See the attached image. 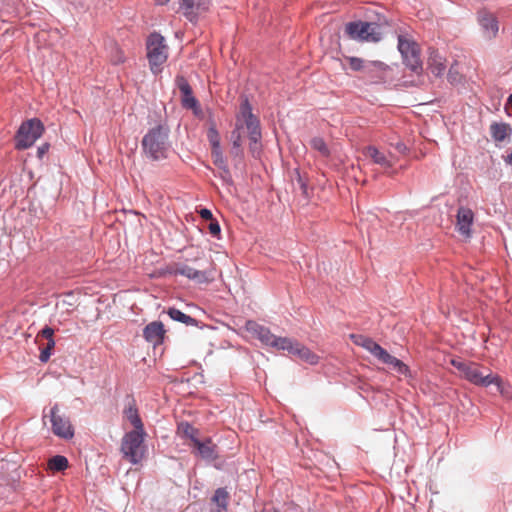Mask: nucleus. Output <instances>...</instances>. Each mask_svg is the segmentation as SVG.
<instances>
[{
    "label": "nucleus",
    "instance_id": "6",
    "mask_svg": "<svg viewBox=\"0 0 512 512\" xmlns=\"http://www.w3.org/2000/svg\"><path fill=\"white\" fill-rule=\"evenodd\" d=\"M146 433L144 430H133L126 433L121 442V452L129 462L132 464L139 463L145 452L144 437Z\"/></svg>",
    "mask_w": 512,
    "mask_h": 512
},
{
    "label": "nucleus",
    "instance_id": "37",
    "mask_svg": "<svg viewBox=\"0 0 512 512\" xmlns=\"http://www.w3.org/2000/svg\"><path fill=\"white\" fill-rule=\"evenodd\" d=\"M182 103L187 108H194L197 105V100L193 96V92H189V95H183Z\"/></svg>",
    "mask_w": 512,
    "mask_h": 512
},
{
    "label": "nucleus",
    "instance_id": "13",
    "mask_svg": "<svg viewBox=\"0 0 512 512\" xmlns=\"http://www.w3.org/2000/svg\"><path fill=\"white\" fill-rule=\"evenodd\" d=\"M211 6V0H181L179 11L190 21L196 22L207 13Z\"/></svg>",
    "mask_w": 512,
    "mask_h": 512
},
{
    "label": "nucleus",
    "instance_id": "11",
    "mask_svg": "<svg viewBox=\"0 0 512 512\" xmlns=\"http://www.w3.org/2000/svg\"><path fill=\"white\" fill-rule=\"evenodd\" d=\"M242 118L245 119V127L250 139V152L253 157L257 158L261 150V131L259 121L252 113V108L247 99L242 101Z\"/></svg>",
    "mask_w": 512,
    "mask_h": 512
},
{
    "label": "nucleus",
    "instance_id": "34",
    "mask_svg": "<svg viewBox=\"0 0 512 512\" xmlns=\"http://www.w3.org/2000/svg\"><path fill=\"white\" fill-rule=\"evenodd\" d=\"M176 85L181 92V96L189 95V92H192V88L184 76L176 77Z\"/></svg>",
    "mask_w": 512,
    "mask_h": 512
},
{
    "label": "nucleus",
    "instance_id": "5",
    "mask_svg": "<svg viewBox=\"0 0 512 512\" xmlns=\"http://www.w3.org/2000/svg\"><path fill=\"white\" fill-rule=\"evenodd\" d=\"M146 46L150 69L154 74H158L168 58V47L164 37L159 33H152L147 39Z\"/></svg>",
    "mask_w": 512,
    "mask_h": 512
},
{
    "label": "nucleus",
    "instance_id": "2",
    "mask_svg": "<svg viewBox=\"0 0 512 512\" xmlns=\"http://www.w3.org/2000/svg\"><path fill=\"white\" fill-rule=\"evenodd\" d=\"M169 130L163 125L151 128L142 139L144 153L152 160H161L167 157Z\"/></svg>",
    "mask_w": 512,
    "mask_h": 512
},
{
    "label": "nucleus",
    "instance_id": "31",
    "mask_svg": "<svg viewBox=\"0 0 512 512\" xmlns=\"http://www.w3.org/2000/svg\"><path fill=\"white\" fill-rule=\"evenodd\" d=\"M207 138L211 145L212 149H218L220 148V135L218 131L216 130L215 126H211L207 131Z\"/></svg>",
    "mask_w": 512,
    "mask_h": 512
},
{
    "label": "nucleus",
    "instance_id": "16",
    "mask_svg": "<svg viewBox=\"0 0 512 512\" xmlns=\"http://www.w3.org/2000/svg\"><path fill=\"white\" fill-rule=\"evenodd\" d=\"M287 350L293 356L298 357L300 360L305 361L311 365L317 364L319 357L314 354L309 348L303 346L297 341L290 339V344H288Z\"/></svg>",
    "mask_w": 512,
    "mask_h": 512
},
{
    "label": "nucleus",
    "instance_id": "15",
    "mask_svg": "<svg viewBox=\"0 0 512 512\" xmlns=\"http://www.w3.org/2000/svg\"><path fill=\"white\" fill-rule=\"evenodd\" d=\"M478 21L486 38L492 39L496 37L499 26L497 19L492 13L487 10H480L478 12Z\"/></svg>",
    "mask_w": 512,
    "mask_h": 512
},
{
    "label": "nucleus",
    "instance_id": "14",
    "mask_svg": "<svg viewBox=\"0 0 512 512\" xmlns=\"http://www.w3.org/2000/svg\"><path fill=\"white\" fill-rule=\"evenodd\" d=\"M362 154L372 163L379 165L385 170L392 168L396 162V157L392 153L381 151L373 145L364 147Z\"/></svg>",
    "mask_w": 512,
    "mask_h": 512
},
{
    "label": "nucleus",
    "instance_id": "3",
    "mask_svg": "<svg viewBox=\"0 0 512 512\" xmlns=\"http://www.w3.org/2000/svg\"><path fill=\"white\" fill-rule=\"evenodd\" d=\"M352 338L355 339L354 342L357 345L366 349L382 363L391 366L397 373L404 375L406 377L410 376V369L404 362L392 356L390 353H388L387 350L382 348L378 343H376L371 338L354 335H352Z\"/></svg>",
    "mask_w": 512,
    "mask_h": 512
},
{
    "label": "nucleus",
    "instance_id": "1",
    "mask_svg": "<svg viewBox=\"0 0 512 512\" xmlns=\"http://www.w3.org/2000/svg\"><path fill=\"white\" fill-rule=\"evenodd\" d=\"M451 365L459 371L463 378L474 385L487 387L494 384L502 395L508 394L502 379L496 374H485L479 364L457 358L451 360Z\"/></svg>",
    "mask_w": 512,
    "mask_h": 512
},
{
    "label": "nucleus",
    "instance_id": "12",
    "mask_svg": "<svg viewBox=\"0 0 512 512\" xmlns=\"http://www.w3.org/2000/svg\"><path fill=\"white\" fill-rule=\"evenodd\" d=\"M246 329L267 346H271L279 350H284L289 347L288 344H290V338L278 337L272 334L268 328L259 325L255 321H247Z\"/></svg>",
    "mask_w": 512,
    "mask_h": 512
},
{
    "label": "nucleus",
    "instance_id": "25",
    "mask_svg": "<svg viewBox=\"0 0 512 512\" xmlns=\"http://www.w3.org/2000/svg\"><path fill=\"white\" fill-rule=\"evenodd\" d=\"M177 434L182 437V438H187V439H190L191 442H192V445L197 441L199 440L198 439V434H199V431L198 429H196L195 427H193L191 424H189L188 422H181L179 425H178V428H177Z\"/></svg>",
    "mask_w": 512,
    "mask_h": 512
},
{
    "label": "nucleus",
    "instance_id": "7",
    "mask_svg": "<svg viewBox=\"0 0 512 512\" xmlns=\"http://www.w3.org/2000/svg\"><path fill=\"white\" fill-rule=\"evenodd\" d=\"M201 269L191 266L186 262H178L169 266L168 273L172 275H181L189 280H193L199 284L209 283L214 280L215 267L212 262L208 267L200 266Z\"/></svg>",
    "mask_w": 512,
    "mask_h": 512
},
{
    "label": "nucleus",
    "instance_id": "8",
    "mask_svg": "<svg viewBox=\"0 0 512 512\" xmlns=\"http://www.w3.org/2000/svg\"><path fill=\"white\" fill-rule=\"evenodd\" d=\"M398 50L404 64L414 73L420 75L423 71L419 45L407 35L398 36Z\"/></svg>",
    "mask_w": 512,
    "mask_h": 512
},
{
    "label": "nucleus",
    "instance_id": "19",
    "mask_svg": "<svg viewBox=\"0 0 512 512\" xmlns=\"http://www.w3.org/2000/svg\"><path fill=\"white\" fill-rule=\"evenodd\" d=\"M245 126V119L242 118V104L240 105L239 113L236 117V127L235 130L232 132V150L231 154L235 157H241L242 156V134L241 131Z\"/></svg>",
    "mask_w": 512,
    "mask_h": 512
},
{
    "label": "nucleus",
    "instance_id": "20",
    "mask_svg": "<svg viewBox=\"0 0 512 512\" xmlns=\"http://www.w3.org/2000/svg\"><path fill=\"white\" fill-rule=\"evenodd\" d=\"M428 69L436 77L442 76L446 70V59L435 49L429 48Z\"/></svg>",
    "mask_w": 512,
    "mask_h": 512
},
{
    "label": "nucleus",
    "instance_id": "43",
    "mask_svg": "<svg viewBox=\"0 0 512 512\" xmlns=\"http://www.w3.org/2000/svg\"><path fill=\"white\" fill-rule=\"evenodd\" d=\"M508 102H509L510 104H512V94L509 96V98H508Z\"/></svg>",
    "mask_w": 512,
    "mask_h": 512
},
{
    "label": "nucleus",
    "instance_id": "32",
    "mask_svg": "<svg viewBox=\"0 0 512 512\" xmlns=\"http://www.w3.org/2000/svg\"><path fill=\"white\" fill-rule=\"evenodd\" d=\"M54 347H55L54 339H50V341H47L46 346L41 349V352L39 355V359L41 362L46 363L49 360Z\"/></svg>",
    "mask_w": 512,
    "mask_h": 512
},
{
    "label": "nucleus",
    "instance_id": "10",
    "mask_svg": "<svg viewBox=\"0 0 512 512\" xmlns=\"http://www.w3.org/2000/svg\"><path fill=\"white\" fill-rule=\"evenodd\" d=\"M44 132L42 122L37 119H29L24 121L15 136V148L24 150L31 147Z\"/></svg>",
    "mask_w": 512,
    "mask_h": 512
},
{
    "label": "nucleus",
    "instance_id": "39",
    "mask_svg": "<svg viewBox=\"0 0 512 512\" xmlns=\"http://www.w3.org/2000/svg\"><path fill=\"white\" fill-rule=\"evenodd\" d=\"M201 218L205 220H213L212 212L209 209L203 208L199 211Z\"/></svg>",
    "mask_w": 512,
    "mask_h": 512
},
{
    "label": "nucleus",
    "instance_id": "4",
    "mask_svg": "<svg viewBox=\"0 0 512 512\" xmlns=\"http://www.w3.org/2000/svg\"><path fill=\"white\" fill-rule=\"evenodd\" d=\"M346 36L358 42L377 43L382 39V24L367 21H352L345 24Z\"/></svg>",
    "mask_w": 512,
    "mask_h": 512
},
{
    "label": "nucleus",
    "instance_id": "40",
    "mask_svg": "<svg viewBox=\"0 0 512 512\" xmlns=\"http://www.w3.org/2000/svg\"><path fill=\"white\" fill-rule=\"evenodd\" d=\"M48 149H49V144H47V143L38 147V150H37L38 157L42 158L47 153Z\"/></svg>",
    "mask_w": 512,
    "mask_h": 512
},
{
    "label": "nucleus",
    "instance_id": "29",
    "mask_svg": "<svg viewBox=\"0 0 512 512\" xmlns=\"http://www.w3.org/2000/svg\"><path fill=\"white\" fill-rule=\"evenodd\" d=\"M48 467L52 471H63L68 467V460L64 456L56 455L49 460Z\"/></svg>",
    "mask_w": 512,
    "mask_h": 512
},
{
    "label": "nucleus",
    "instance_id": "24",
    "mask_svg": "<svg viewBox=\"0 0 512 512\" xmlns=\"http://www.w3.org/2000/svg\"><path fill=\"white\" fill-rule=\"evenodd\" d=\"M229 498L230 495L226 488H218L212 497V502L216 504L217 509L212 512H226Z\"/></svg>",
    "mask_w": 512,
    "mask_h": 512
},
{
    "label": "nucleus",
    "instance_id": "27",
    "mask_svg": "<svg viewBox=\"0 0 512 512\" xmlns=\"http://www.w3.org/2000/svg\"><path fill=\"white\" fill-rule=\"evenodd\" d=\"M167 313L173 320L184 323L187 326L196 325V320L194 318L176 308H170Z\"/></svg>",
    "mask_w": 512,
    "mask_h": 512
},
{
    "label": "nucleus",
    "instance_id": "26",
    "mask_svg": "<svg viewBox=\"0 0 512 512\" xmlns=\"http://www.w3.org/2000/svg\"><path fill=\"white\" fill-rule=\"evenodd\" d=\"M124 416L133 425L134 430H144L142 420L138 414L135 404H131L125 408Z\"/></svg>",
    "mask_w": 512,
    "mask_h": 512
},
{
    "label": "nucleus",
    "instance_id": "42",
    "mask_svg": "<svg viewBox=\"0 0 512 512\" xmlns=\"http://www.w3.org/2000/svg\"><path fill=\"white\" fill-rule=\"evenodd\" d=\"M157 5H164L168 3L170 0H154Z\"/></svg>",
    "mask_w": 512,
    "mask_h": 512
},
{
    "label": "nucleus",
    "instance_id": "21",
    "mask_svg": "<svg viewBox=\"0 0 512 512\" xmlns=\"http://www.w3.org/2000/svg\"><path fill=\"white\" fill-rule=\"evenodd\" d=\"M349 66L354 71H384L387 66L381 61L365 62L363 59L358 57H347Z\"/></svg>",
    "mask_w": 512,
    "mask_h": 512
},
{
    "label": "nucleus",
    "instance_id": "35",
    "mask_svg": "<svg viewBox=\"0 0 512 512\" xmlns=\"http://www.w3.org/2000/svg\"><path fill=\"white\" fill-rule=\"evenodd\" d=\"M110 59L111 62L116 65L121 64L125 61L124 53L117 45H114L112 47Z\"/></svg>",
    "mask_w": 512,
    "mask_h": 512
},
{
    "label": "nucleus",
    "instance_id": "41",
    "mask_svg": "<svg viewBox=\"0 0 512 512\" xmlns=\"http://www.w3.org/2000/svg\"><path fill=\"white\" fill-rule=\"evenodd\" d=\"M504 161L506 164L512 165V149L510 153L506 157H504Z\"/></svg>",
    "mask_w": 512,
    "mask_h": 512
},
{
    "label": "nucleus",
    "instance_id": "17",
    "mask_svg": "<svg viewBox=\"0 0 512 512\" xmlns=\"http://www.w3.org/2000/svg\"><path fill=\"white\" fill-rule=\"evenodd\" d=\"M457 229L465 237L471 234V226L474 220V213L470 208L460 207L457 211Z\"/></svg>",
    "mask_w": 512,
    "mask_h": 512
},
{
    "label": "nucleus",
    "instance_id": "33",
    "mask_svg": "<svg viewBox=\"0 0 512 512\" xmlns=\"http://www.w3.org/2000/svg\"><path fill=\"white\" fill-rule=\"evenodd\" d=\"M54 347H55L54 339H50V341H47L46 346L41 349V352L39 355V359L41 362L46 363L49 360Z\"/></svg>",
    "mask_w": 512,
    "mask_h": 512
},
{
    "label": "nucleus",
    "instance_id": "18",
    "mask_svg": "<svg viewBox=\"0 0 512 512\" xmlns=\"http://www.w3.org/2000/svg\"><path fill=\"white\" fill-rule=\"evenodd\" d=\"M165 329L162 322L153 321L149 323L143 330V337L154 346L163 342Z\"/></svg>",
    "mask_w": 512,
    "mask_h": 512
},
{
    "label": "nucleus",
    "instance_id": "30",
    "mask_svg": "<svg viewBox=\"0 0 512 512\" xmlns=\"http://www.w3.org/2000/svg\"><path fill=\"white\" fill-rule=\"evenodd\" d=\"M211 155H212V158H213V163L218 168L222 169L225 172H228L226 162H225V160L223 158V155H222L221 147L218 148V149H212L211 150Z\"/></svg>",
    "mask_w": 512,
    "mask_h": 512
},
{
    "label": "nucleus",
    "instance_id": "23",
    "mask_svg": "<svg viewBox=\"0 0 512 512\" xmlns=\"http://www.w3.org/2000/svg\"><path fill=\"white\" fill-rule=\"evenodd\" d=\"M511 127L506 123H492L490 125V134L495 142H503L511 135Z\"/></svg>",
    "mask_w": 512,
    "mask_h": 512
},
{
    "label": "nucleus",
    "instance_id": "28",
    "mask_svg": "<svg viewBox=\"0 0 512 512\" xmlns=\"http://www.w3.org/2000/svg\"><path fill=\"white\" fill-rule=\"evenodd\" d=\"M310 146L312 149L319 152L321 156L326 158L330 156V149L322 137H313L310 140Z\"/></svg>",
    "mask_w": 512,
    "mask_h": 512
},
{
    "label": "nucleus",
    "instance_id": "38",
    "mask_svg": "<svg viewBox=\"0 0 512 512\" xmlns=\"http://www.w3.org/2000/svg\"><path fill=\"white\" fill-rule=\"evenodd\" d=\"M208 229L209 233L214 237H218L221 232L220 225L218 224L217 221L214 220L210 222Z\"/></svg>",
    "mask_w": 512,
    "mask_h": 512
},
{
    "label": "nucleus",
    "instance_id": "9",
    "mask_svg": "<svg viewBox=\"0 0 512 512\" xmlns=\"http://www.w3.org/2000/svg\"><path fill=\"white\" fill-rule=\"evenodd\" d=\"M46 418L49 419L50 429L55 436L64 440H70L74 437V427L71 420L61 412L57 403L50 408L48 413L43 415L44 424H46Z\"/></svg>",
    "mask_w": 512,
    "mask_h": 512
},
{
    "label": "nucleus",
    "instance_id": "22",
    "mask_svg": "<svg viewBox=\"0 0 512 512\" xmlns=\"http://www.w3.org/2000/svg\"><path fill=\"white\" fill-rule=\"evenodd\" d=\"M193 446L197 449L198 454L206 460H214L217 458L216 445L210 439L205 441L197 440Z\"/></svg>",
    "mask_w": 512,
    "mask_h": 512
},
{
    "label": "nucleus",
    "instance_id": "36",
    "mask_svg": "<svg viewBox=\"0 0 512 512\" xmlns=\"http://www.w3.org/2000/svg\"><path fill=\"white\" fill-rule=\"evenodd\" d=\"M54 330L51 327H44L36 336V341H39V338H44L47 341L50 339H54Z\"/></svg>",
    "mask_w": 512,
    "mask_h": 512
}]
</instances>
